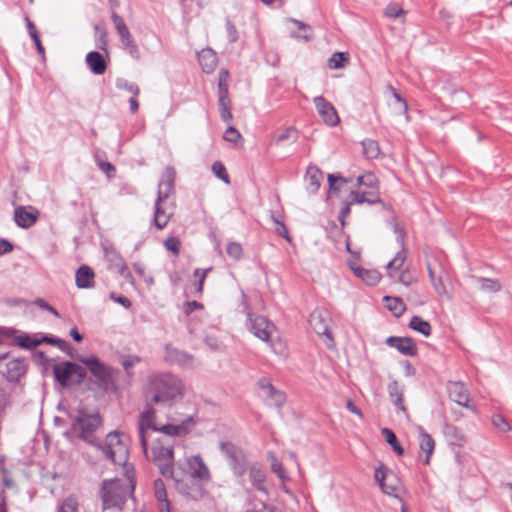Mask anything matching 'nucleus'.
I'll list each match as a JSON object with an SVG mask.
<instances>
[{
	"mask_svg": "<svg viewBox=\"0 0 512 512\" xmlns=\"http://www.w3.org/2000/svg\"><path fill=\"white\" fill-rule=\"evenodd\" d=\"M101 418L97 411L88 412L84 408L78 409L77 415L71 426V433L96 447L104 456L115 465H123L128 461L129 448L128 437L119 431H113L106 435L101 442L94 432L100 427Z\"/></svg>",
	"mask_w": 512,
	"mask_h": 512,
	"instance_id": "1",
	"label": "nucleus"
},
{
	"mask_svg": "<svg viewBox=\"0 0 512 512\" xmlns=\"http://www.w3.org/2000/svg\"><path fill=\"white\" fill-rule=\"evenodd\" d=\"M121 466L125 473V480L115 478L102 482L100 496L104 509H122L125 501L134 491L136 484L134 468L127 462Z\"/></svg>",
	"mask_w": 512,
	"mask_h": 512,
	"instance_id": "2",
	"label": "nucleus"
},
{
	"mask_svg": "<svg viewBox=\"0 0 512 512\" xmlns=\"http://www.w3.org/2000/svg\"><path fill=\"white\" fill-rule=\"evenodd\" d=\"M184 395V384L173 374H160L155 376L146 393L147 406H170Z\"/></svg>",
	"mask_w": 512,
	"mask_h": 512,
	"instance_id": "3",
	"label": "nucleus"
},
{
	"mask_svg": "<svg viewBox=\"0 0 512 512\" xmlns=\"http://www.w3.org/2000/svg\"><path fill=\"white\" fill-rule=\"evenodd\" d=\"M155 420L156 415L152 406H148V408L139 416L138 434L146 457H148V439L150 437V432H161L167 436H182L187 434L195 423L193 418L190 416L179 424L169 423L161 427H157Z\"/></svg>",
	"mask_w": 512,
	"mask_h": 512,
	"instance_id": "4",
	"label": "nucleus"
},
{
	"mask_svg": "<svg viewBox=\"0 0 512 512\" xmlns=\"http://www.w3.org/2000/svg\"><path fill=\"white\" fill-rule=\"evenodd\" d=\"M149 460H152L158 467L160 473L164 477L173 475L174 451L173 442L164 437L153 440L150 452L148 451Z\"/></svg>",
	"mask_w": 512,
	"mask_h": 512,
	"instance_id": "5",
	"label": "nucleus"
},
{
	"mask_svg": "<svg viewBox=\"0 0 512 512\" xmlns=\"http://www.w3.org/2000/svg\"><path fill=\"white\" fill-rule=\"evenodd\" d=\"M168 477L172 478L175 482V487L179 493L197 500L204 495V488L202 485L203 480L191 476L185 470L179 469L173 471V475Z\"/></svg>",
	"mask_w": 512,
	"mask_h": 512,
	"instance_id": "6",
	"label": "nucleus"
},
{
	"mask_svg": "<svg viewBox=\"0 0 512 512\" xmlns=\"http://www.w3.org/2000/svg\"><path fill=\"white\" fill-rule=\"evenodd\" d=\"M54 376L63 387L80 384L85 376L84 369L72 362H61L54 365Z\"/></svg>",
	"mask_w": 512,
	"mask_h": 512,
	"instance_id": "7",
	"label": "nucleus"
},
{
	"mask_svg": "<svg viewBox=\"0 0 512 512\" xmlns=\"http://www.w3.org/2000/svg\"><path fill=\"white\" fill-rule=\"evenodd\" d=\"M220 450L228 459L233 474L242 478L247 470V460L242 449L230 442H221Z\"/></svg>",
	"mask_w": 512,
	"mask_h": 512,
	"instance_id": "8",
	"label": "nucleus"
},
{
	"mask_svg": "<svg viewBox=\"0 0 512 512\" xmlns=\"http://www.w3.org/2000/svg\"><path fill=\"white\" fill-rule=\"evenodd\" d=\"M374 477L383 493L395 498L399 497L402 485L401 481L393 471L389 470L384 465H381L376 468Z\"/></svg>",
	"mask_w": 512,
	"mask_h": 512,
	"instance_id": "9",
	"label": "nucleus"
},
{
	"mask_svg": "<svg viewBox=\"0 0 512 512\" xmlns=\"http://www.w3.org/2000/svg\"><path fill=\"white\" fill-rule=\"evenodd\" d=\"M247 327L260 340L269 343L276 332V327L267 318L249 313Z\"/></svg>",
	"mask_w": 512,
	"mask_h": 512,
	"instance_id": "10",
	"label": "nucleus"
},
{
	"mask_svg": "<svg viewBox=\"0 0 512 512\" xmlns=\"http://www.w3.org/2000/svg\"><path fill=\"white\" fill-rule=\"evenodd\" d=\"M104 258L108 263V269L116 270L121 277L134 285V278L129 272L125 260L114 247H104Z\"/></svg>",
	"mask_w": 512,
	"mask_h": 512,
	"instance_id": "11",
	"label": "nucleus"
},
{
	"mask_svg": "<svg viewBox=\"0 0 512 512\" xmlns=\"http://www.w3.org/2000/svg\"><path fill=\"white\" fill-rule=\"evenodd\" d=\"M331 318L327 311L323 309L314 310L309 317V323L311 328L320 336L327 338V346L333 345V338L329 331Z\"/></svg>",
	"mask_w": 512,
	"mask_h": 512,
	"instance_id": "12",
	"label": "nucleus"
},
{
	"mask_svg": "<svg viewBox=\"0 0 512 512\" xmlns=\"http://www.w3.org/2000/svg\"><path fill=\"white\" fill-rule=\"evenodd\" d=\"M175 201L157 200L154 205L153 224L161 230L165 228L175 212Z\"/></svg>",
	"mask_w": 512,
	"mask_h": 512,
	"instance_id": "13",
	"label": "nucleus"
},
{
	"mask_svg": "<svg viewBox=\"0 0 512 512\" xmlns=\"http://www.w3.org/2000/svg\"><path fill=\"white\" fill-rule=\"evenodd\" d=\"M394 232L396 234V239L398 243L401 246V250L396 254V256L388 262L386 268L388 270V274L390 278H394L395 272H399L406 260V250L404 247V238H405V231L400 225L395 222L393 225Z\"/></svg>",
	"mask_w": 512,
	"mask_h": 512,
	"instance_id": "14",
	"label": "nucleus"
},
{
	"mask_svg": "<svg viewBox=\"0 0 512 512\" xmlns=\"http://www.w3.org/2000/svg\"><path fill=\"white\" fill-rule=\"evenodd\" d=\"M175 177L174 168L166 167L158 184L157 200L175 201Z\"/></svg>",
	"mask_w": 512,
	"mask_h": 512,
	"instance_id": "15",
	"label": "nucleus"
},
{
	"mask_svg": "<svg viewBox=\"0 0 512 512\" xmlns=\"http://www.w3.org/2000/svg\"><path fill=\"white\" fill-rule=\"evenodd\" d=\"M258 387L262 391L263 397L270 405H273L276 408H281L284 405L286 401L285 393L274 387L268 379H260L258 381Z\"/></svg>",
	"mask_w": 512,
	"mask_h": 512,
	"instance_id": "16",
	"label": "nucleus"
},
{
	"mask_svg": "<svg viewBox=\"0 0 512 512\" xmlns=\"http://www.w3.org/2000/svg\"><path fill=\"white\" fill-rule=\"evenodd\" d=\"M313 103L318 114L328 126H336L340 119L334 106L322 96H316Z\"/></svg>",
	"mask_w": 512,
	"mask_h": 512,
	"instance_id": "17",
	"label": "nucleus"
},
{
	"mask_svg": "<svg viewBox=\"0 0 512 512\" xmlns=\"http://www.w3.org/2000/svg\"><path fill=\"white\" fill-rule=\"evenodd\" d=\"M39 217V211L33 206H19L14 210V221L17 226L27 229L32 227Z\"/></svg>",
	"mask_w": 512,
	"mask_h": 512,
	"instance_id": "18",
	"label": "nucleus"
},
{
	"mask_svg": "<svg viewBox=\"0 0 512 512\" xmlns=\"http://www.w3.org/2000/svg\"><path fill=\"white\" fill-rule=\"evenodd\" d=\"M80 361L102 383H107L111 377L110 368L99 361L95 356L83 357Z\"/></svg>",
	"mask_w": 512,
	"mask_h": 512,
	"instance_id": "19",
	"label": "nucleus"
},
{
	"mask_svg": "<svg viewBox=\"0 0 512 512\" xmlns=\"http://www.w3.org/2000/svg\"><path fill=\"white\" fill-rule=\"evenodd\" d=\"M386 344L395 348L405 356L413 357L417 355V346L413 339L409 337L390 336L386 339Z\"/></svg>",
	"mask_w": 512,
	"mask_h": 512,
	"instance_id": "20",
	"label": "nucleus"
},
{
	"mask_svg": "<svg viewBox=\"0 0 512 512\" xmlns=\"http://www.w3.org/2000/svg\"><path fill=\"white\" fill-rule=\"evenodd\" d=\"M188 471L191 476L203 481L210 480V471L200 455H194L187 459Z\"/></svg>",
	"mask_w": 512,
	"mask_h": 512,
	"instance_id": "21",
	"label": "nucleus"
},
{
	"mask_svg": "<svg viewBox=\"0 0 512 512\" xmlns=\"http://www.w3.org/2000/svg\"><path fill=\"white\" fill-rule=\"evenodd\" d=\"M24 372V362L20 359H10L4 366L0 367V373H2L9 381H18Z\"/></svg>",
	"mask_w": 512,
	"mask_h": 512,
	"instance_id": "22",
	"label": "nucleus"
},
{
	"mask_svg": "<svg viewBox=\"0 0 512 512\" xmlns=\"http://www.w3.org/2000/svg\"><path fill=\"white\" fill-rule=\"evenodd\" d=\"M248 476L251 485L257 490L266 493L265 481L266 474L262 466L258 463H253L248 467Z\"/></svg>",
	"mask_w": 512,
	"mask_h": 512,
	"instance_id": "23",
	"label": "nucleus"
},
{
	"mask_svg": "<svg viewBox=\"0 0 512 512\" xmlns=\"http://www.w3.org/2000/svg\"><path fill=\"white\" fill-rule=\"evenodd\" d=\"M447 388L449 397L452 401L463 407L468 406V392L461 382H449Z\"/></svg>",
	"mask_w": 512,
	"mask_h": 512,
	"instance_id": "24",
	"label": "nucleus"
},
{
	"mask_svg": "<svg viewBox=\"0 0 512 512\" xmlns=\"http://www.w3.org/2000/svg\"><path fill=\"white\" fill-rule=\"evenodd\" d=\"M94 271L87 265L80 266L75 273V284L79 289L94 287Z\"/></svg>",
	"mask_w": 512,
	"mask_h": 512,
	"instance_id": "25",
	"label": "nucleus"
},
{
	"mask_svg": "<svg viewBox=\"0 0 512 512\" xmlns=\"http://www.w3.org/2000/svg\"><path fill=\"white\" fill-rule=\"evenodd\" d=\"M218 103L221 118L224 121H230L232 119V113L227 85H219Z\"/></svg>",
	"mask_w": 512,
	"mask_h": 512,
	"instance_id": "26",
	"label": "nucleus"
},
{
	"mask_svg": "<svg viewBox=\"0 0 512 512\" xmlns=\"http://www.w3.org/2000/svg\"><path fill=\"white\" fill-rule=\"evenodd\" d=\"M322 179V171L315 166H309L305 177L307 191L311 194L316 193L321 186Z\"/></svg>",
	"mask_w": 512,
	"mask_h": 512,
	"instance_id": "27",
	"label": "nucleus"
},
{
	"mask_svg": "<svg viewBox=\"0 0 512 512\" xmlns=\"http://www.w3.org/2000/svg\"><path fill=\"white\" fill-rule=\"evenodd\" d=\"M86 64L95 75H102L107 68L104 57L97 51H91L86 55Z\"/></svg>",
	"mask_w": 512,
	"mask_h": 512,
	"instance_id": "28",
	"label": "nucleus"
},
{
	"mask_svg": "<svg viewBox=\"0 0 512 512\" xmlns=\"http://www.w3.org/2000/svg\"><path fill=\"white\" fill-rule=\"evenodd\" d=\"M217 54L212 49H203L198 53V62L205 73H211L217 65Z\"/></svg>",
	"mask_w": 512,
	"mask_h": 512,
	"instance_id": "29",
	"label": "nucleus"
},
{
	"mask_svg": "<svg viewBox=\"0 0 512 512\" xmlns=\"http://www.w3.org/2000/svg\"><path fill=\"white\" fill-rule=\"evenodd\" d=\"M443 433L449 444L462 447L466 442V437L461 429L452 424H446Z\"/></svg>",
	"mask_w": 512,
	"mask_h": 512,
	"instance_id": "30",
	"label": "nucleus"
},
{
	"mask_svg": "<svg viewBox=\"0 0 512 512\" xmlns=\"http://www.w3.org/2000/svg\"><path fill=\"white\" fill-rule=\"evenodd\" d=\"M388 393L392 403L408 416L407 409L403 403V388L397 381L388 384Z\"/></svg>",
	"mask_w": 512,
	"mask_h": 512,
	"instance_id": "31",
	"label": "nucleus"
},
{
	"mask_svg": "<svg viewBox=\"0 0 512 512\" xmlns=\"http://www.w3.org/2000/svg\"><path fill=\"white\" fill-rule=\"evenodd\" d=\"M419 431V446L420 449L425 452L426 458L424 463L428 465L430 463V457L433 454L434 448H435V442L432 438V436L428 433H426L422 427H418Z\"/></svg>",
	"mask_w": 512,
	"mask_h": 512,
	"instance_id": "32",
	"label": "nucleus"
},
{
	"mask_svg": "<svg viewBox=\"0 0 512 512\" xmlns=\"http://www.w3.org/2000/svg\"><path fill=\"white\" fill-rule=\"evenodd\" d=\"M479 290L485 293H496L502 289V284L497 279L471 276Z\"/></svg>",
	"mask_w": 512,
	"mask_h": 512,
	"instance_id": "33",
	"label": "nucleus"
},
{
	"mask_svg": "<svg viewBox=\"0 0 512 512\" xmlns=\"http://www.w3.org/2000/svg\"><path fill=\"white\" fill-rule=\"evenodd\" d=\"M350 197L352 199L353 203L356 204H377L382 203L381 198L379 197L378 193L372 191V192H360V191H351Z\"/></svg>",
	"mask_w": 512,
	"mask_h": 512,
	"instance_id": "34",
	"label": "nucleus"
},
{
	"mask_svg": "<svg viewBox=\"0 0 512 512\" xmlns=\"http://www.w3.org/2000/svg\"><path fill=\"white\" fill-rule=\"evenodd\" d=\"M118 35L120 37V41L123 45V47L128 51V53L135 59L139 58V49L135 43V41L132 38L131 33L129 32V29H125L123 31L118 32Z\"/></svg>",
	"mask_w": 512,
	"mask_h": 512,
	"instance_id": "35",
	"label": "nucleus"
},
{
	"mask_svg": "<svg viewBox=\"0 0 512 512\" xmlns=\"http://www.w3.org/2000/svg\"><path fill=\"white\" fill-rule=\"evenodd\" d=\"M353 271L358 278L369 286L376 285L381 279V275L376 270H367L362 267H356L353 268Z\"/></svg>",
	"mask_w": 512,
	"mask_h": 512,
	"instance_id": "36",
	"label": "nucleus"
},
{
	"mask_svg": "<svg viewBox=\"0 0 512 512\" xmlns=\"http://www.w3.org/2000/svg\"><path fill=\"white\" fill-rule=\"evenodd\" d=\"M154 492L155 497L159 502V509L164 512V509L170 508L169 501L167 499L165 484L161 479L154 481Z\"/></svg>",
	"mask_w": 512,
	"mask_h": 512,
	"instance_id": "37",
	"label": "nucleus"
},
{
	"mask_svg": "<svg viewBox=\"0 0 512 512\" xmlns=\"http://www.w3.org/2000/svg\"><path fill=\"white\" fill-rule=\"evenodd\" d=\"M289 21L295 24L300 30V32L298 33L292 32L290 34L292 38L302 39L304 41H310L311 39H313V29L310 25L296 19H290Z\"/></svg>",
	"mask_w": 512,
	"mask_h": 512,
	"instance_id": "38",
	"label": "nucleus"
},
{
	"mask_svg": "<svg viewBox=\"0 0 512 512\" xmlns=\"http://www.w3.org/2000/svg\"><path fill=\"white\" fill-rule=\"evenodd\" d=\"M408 326L412 330L417 331L425 337L430 336L432 332V328L429 322L423 320L420 316H413Z\"/></svg>",
	"mask_w": 512,
	"mask_h": 512,
	"instance_id": "39",
	"label": "nucleus"
},
{
	"mask_svg": "<svg viewBox=\"0 0 512 512\" xmlns=\"http://www.w3.org/2000/svg\"><path fill=\"white\" fill-rule=\"evenodd\" d=\"M387 90L394 99L393 109H394L395 113L403 114L406 116V118H408V115H407L408 106H407L406 101L397 93V91L392 86H388Z\"/></svg>",
	"mask_w": 512,
	"mask_h": 512,
	"instance_id": "40",
	"label": "nucleus"
},
{
	"mask_svg": "<svg viewBox=\"0 0 512 512\" xmlns=\"http://www.w3.org/2000/svg\"><path fill=\"white\" fill-rule=\"evenodd\" d=\"M384 301H386L388 310L396 317L401 316L406 309L404 302L400 298L385 296Z\"/></svg>",
	"mask_w": 512,
	"mask_h": 512,
	"instance_id": "41",
	"label": "nucleus"
},
{
	"mask_svg": "<svg viewBox=\"0 0 512 512\" xmlns=\"http://www.w3.org/2000/svg\"><path fill=\"white\" fill-rule=\"evenodd\" d=\"M363 153L368 159H375L380 155L378 142L372 139L362 141Z\"/></svg>",
	"mask_w": 512,
	"mask_h": 512,
	"instance_id": "42",
	"label": "nucleus"
},
{
	"mask_svg": "<svg viewBox=\"0 0 512 512\" xmlns=\"http://www.w3.org/2000/svg\"><path fill=\"white\" fill-rule=\"evenodd\" d=\"M384 15L390 19H401L405 22L406 11L397 3H390L384 9Z\"/></svg>",
	"mask_w": 512,
	"mask_h": 512,
	"instance_id": "43",
	"label": "nucleus"
},
{
	"mask_svg": "<svg viewBox=\"0 0 512 512\" xmlns=\"http://www.w3.org/2000/svg\"><path fill=\"white\" fill-rule=\"evenodd\" d=\"M167 358L180 365L190 364L192 360L190 355L177 349H167Z\"/></svg>",
	"mask_w": 512,
	"mask_h": 512,
	"instance_id": "44",
	"label": "nucleus"
},
{
	"mask_svg": "<svg viewBox=\"0 0 512 512\" xmlns=\"http://www.w3.org/2000/svg\"><path fill=\"white\" fill-rule=\"evenodd\" d=\"M381 432H382L383 437L385 438L387 443L391 445L393 450L398 455H403L404 454V449L399 444L395 433L392 430L388 429V428H383Z\"/></svg>",
	"mask_w": 512,
	"mask_h": 512,
	"instance_id": "45",
	"label": "nucleus"
},
{
	"mask_svg": "<svg viewBox=\"0 0 512 512\" xmlns=\"http://www.w3.org/2000/svg\"><path fill=\"white\" fill-rule=\"evenodd\" d=\"M349 61L348 53L335 52L328 60V65L331 69H341Z\"/></svg>",
	"mask_w": 512,
	"mask_h": 512,
	"instance_id": "46",
	"label": "nucleus"
},
{
	"mask_svg": "<svg viewBox=\"0 0 512 512\" xmlns=\"http://www.w3.org/2000/svg\"><path fill=\"white\" fill-rule=\"evenodd\" d=\"M268 459L270 461L272 472L275 473L282 481L286 480L288 477L285 468L277 457L272 452H269Z\"/></svg>",
	"mask_w": 512,
	"mask_h": 512,
	"instance_id": "47",
	"label": "nucleus"
},
{
	"mask_svg": "<svg viewBox=\"0 0 512 512\" xmlns=\"http://www.w3.org/2000/svg\"><path fill=\"white\" fill-rule=\"evenodd\" d=\"M115 85L118 90L126 91L133 96H138L140 93V89L137 84L129 82L123 78H118Z\"/></svg>",
	"mask_w": 512,
	"mask_h": 512,
	"instance_id": "48",
	"label": "nucleus"
},
{
	"mask_svg": "<svg viewBox=\"0 0 512 512\" xmlns=\"http://www.w3.org/2000/svg\"><path fill=\"white\" fill-rule=\"evenodd\" d=\"M445 274H446V271L443 269V267L441 265H439V275L437 276L435 282H432L434 290L440 296L447 295V289L443 282V278H444Z\"/></svg>",
	"mask_w": 512,
	"mask_h": 512,
	"instance_id": "49",
	"label": "nucleus"
},
{
	"mask_svg": "<svg viewBox=\"0 0 512 512\" xmlns=\"http://www.w3.org/2000/svg\"><path fill=\"white\" fill-rule=\"evenodd\" d=\"M329 189L330 191L337 192L341 189V187L348 183V180L343 178L342 176H337L334 174H329L327 177Z\"/></svg>",
	"mask_w": 512,
	"mask_h": 512,
	"instance_id": "50",
	"label": "nucleus"
},
{
	"mask_svg": "<svg viewBox=\"0 0 512 512\" xmlns=\"http://www.w3.org/2000/svg\"><path fill=\"white\" fill-rule=\"evenodd\" d=\"M212 171H213V173L215 174L216 177H218L219 179L224 181L226 184L230 183L229 175L227 173V170H226L225 166L221 162H219V161L214 162L213 165H212Z\"/></svg>",
	"mask_w": 512,
	"mask_h": 512,
	"instance_id": "51",
	"label": "nucleus"
},
{
	"mask_svg": "<svg viewBox=\"0 0 512 512\" xmlns=\"http://www.w3.org/2000/svg\"><path fill=\"white\" fill-rule=\"evenodd\" d=\"M297 137V130L293 127H288L283 132L279 133L276 136V142L280 143L286 140H291L292 142H295L297 140Z\"/></svg>",
	"mask_w": 512,
	"mask_h": 512,
	"instance_id": "52",
	"label": "nucleus"
},
{
	"mask_svg": "<svg viewBox=\"0 0 512 512\" xmlns=\"http://www.w3.org/2000/svg\"><path fill=\"white\" fill-rule=\"evenodd\" d=\"M492 424L495 428H497L500 432H507L511 429L508 421L500 414H496L492 416Z\"/></svg>",
	"mask_w": 512,
	"mask_h": 512,
	"instance_id": "53",
	"label": "nucleus"
},
{
	"mask_svg": "<svg viewBox=\"0 0 512 512\" xmlns=\"http://www.w3.org/2000/svg\"><path fill=\"white\" fill-rule=\"evenodd\" d=\"M362 180L364 181L363 186L370 189H378L379 180L372 172H366L362 175Z\"/></svg>",
	"mask_w": 512,
	"mask_h": 512,
	"instance_id": "54",
	"label": "nucleus"
},
{
	"mask_svg": "<svg viewBox=\"0 0 512 512\" xmlns=\"http://www.w3.org/2000/svg\"><path fill=\"white\" fill-rule=\"evenodd\" d=\"M223 138L225 141L237 143L242 138V136L235 127L229 126L225 131Z\"/></svg>",
	"mask_w": 512,
	"mask_h": 512,
	"instance_id": "55",
	"label": "nucleus"
},
{
	"mask_svg": "<svg viewBox=\"0 0 512 512\" xmlns=\"http://www.w3.org/2000/svg\"><path fill=\"white\" fill-rule=\"evenodd\" d=\"M167 250L174 253V255H178L180 252L181 242L177 237H169L165 240L164 243Z\"/></svg>",
	"mask_w": 512,
	"mask_h": 512,
	"instance_id": "56",
	"label": "nucleus"
},
{
	"mask_svg": "<svg viewBox=\"0 0 512 512\" xmlns=\"http://www.w3.org/2000/svg\"><path fill=\"white\" fill-rule=\"evenodd\" d=\"M19 346L27 349H32L37 347L40 344V341L32 339L29 336H20L17 339Z\"/></svg>",
	"mask_w": 512,
	"mask_h": 512,
	"instance_id": "57",
	"label": "nucleus"
},
{
	"mask_svg": "<svg viewBox=\"0 0 512 512\" xmlns=\"http://www.w3.org/2000/svg\"><path fill=\"white\" fill-rule=\"evenodd\" d=\"M272 221L275 223L276 228L275 231L278 235L282 236L286 240L290 241V237L288 234V230L283 222L278 220L274 215H271Z\"/></svg>",
	"mask_w": 512,
	"mask_h": 512,
	"instance_id": "58",
	"label": "nucleus"
},
{
	"mask_svg": "<svg viewBox=\"0 0 512 512\" xmlns=\"http://www.w3.org/2000/svg\"><path fill=\"white\" fill-rule=\"evenodd\" d=\"M395 277L393 279H396L398 282L408 286L413 282V277L407 270L399 271L394 273Z\"/></svg>",
	"mask_w": 512,
	"mask_h": 512,
	"instance_id": "59",
	"label": "nucleus"
},
{
	"mask_svg": "<svg viewBox=\"0 0 512 512\" xmlns=\"http://www.w3.org/2000/svg\"><path fill=\"white\" fill-rule=\"evenodd\" d=\"M227 254L235 259H239L242 255V247L239 243L231 242L227 245Z\"/></svg>",
	"mask_w": 512,
	"mask_h": 512,
	"instance_id": "60",
	"label": "nucleus"
},
{
	"mask_svg": "<svg viewBox=\"0 0 512 512\" xmlns=\"http://www.w3.org/2000/svg\"><path fill=\"white\" fill-rule=\"evenodd\" d=\"M110 299L113 302L120 304L121 306H123L126 309H129L132 306V302L127 297L122 296V295H117L115 292L110 293Z\"/></svg>",
	"mask_w": 512,
	"mask_h": 512,
	"instance_id": "61",
	"label": "nucleus"
},
{
	"mask_svg": "<svg viewBox=\"0 0 512 512\" xmlns=\"http://www.w3.org/2000/svg\"><path fill=\"white\" fill-rule=\"evenodd\" d=\"M58 512H76V502L73 499H66L60 506Z\"/></svg>",
	"mask_w": 512,
	"mask_h": 512,
	"instance_id": "62",
	"label": "nucleus"
},
{
	"mask_svg": "<svg viewBox=\"0 0 512 512\" xmlns=\"http://www.w3.org/2000/svg\"><path fill=\"white\" fill-rule=\"evenodd\" d=\"M111 18H112V21L114 23V26H115L117 32L123 31L128 28L126 26L125 22L123 21V19L115 12H112Z\"/></svg>",
	"mask_w": 512,
	"mask_h": 512,
	"instance_id": "63",
	"label": "nucleus"
},
{
	"mask_svg": "<svg viewBox=\"0 0 512 512\" xmlns=\"http://www.w3.org/2000/svg\"><path fill=\"white\" fill-rule=\"evenodd\" d=\"M111 18H112V21L114 23V26H115L117 32L123 31L128 28L126 26L125 22L123 21V19L115 12H112Z\"/></svg>",
	"mask_w": 512,
	"mask_h": 512,
	"instance_id": "64",
	"label": "nucleus"
}]
</instances>
